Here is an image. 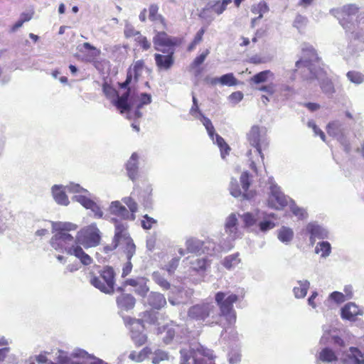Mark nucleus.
Returning a JSON list of instances; mask_svg holds the SVG:
<instances>
[{
  "label": "nucleus",
  "instance_id": "obj_1",
  "mask_svg": "<svg viewBox=\"0 0 364 364\" xmlns=\"http://www.w3.org/2000/svg\"><path fill=\"white\" fill-rule=\"evenodd\" d=\"M302 59L296 62V71L301 70V75L304 80H316L322 92L327 95H332L335 92L332 81L327 77L326 70L315 64L318 61L316 50L312 46L304 44L302 47Z\"/></svg>",
  "mask_w": 364,
  "mask_h": 364
},
{
  "label": "nucleus",
  "instance_id": "obj_2",
  "mask_svg": "<svg viewBox=\"0 0 364 364\" xmlns=\"http://www.w3.org/2000/svg\"><path fill=\"white\" fill-rule=\"evenodd\" d=\"M57 232L52 236L50 245L53 249L60 252L77 257L83 265L92 263V257L85 252L82 247L76 245L75 237L68 232L77 229V225L72 223H53Z\"/></svg>",
  "mask_w": 364,
  "mask_h": 364
},
{
  "label": "nucleus",
  "instance_id": "obj_3",
  "mask_svg": "<svg viewBox=\"0 0 364 364\" xmlns=\"http://www.w3.org/2000/svg\"><path fill=\"white\" fill-rule=\"evenodd\" d=\"M151 102V95L145 92L136 94L135 92H132L131 89L129 88L124 94L117 97L114 104L122 113L128 112L131 114L134 112L135 117L140 118L142 117L140 109L143 106L149 105Z\"/></svg>",
  "mask_w": 364,
  "mask_h": 364
},
{
  "label": "nucleus",
  "instance_id": "obj_4",
  "mask_svg": "<svg viewBox=\"0 0 364 364\" xmlns=\"http://www.w3.org/2000/svg\"><path fill=\"white\" fill-rule=\"evenodd\" d=\"M247 139L249 144L252 147L255 148L254 151H252V149H250L247 151V155L251 162V168L256 171V160L253 159L252 154L254 153L257 158H260L261 161H263L264 155L262 151V149H266L269 145L266 130L264 128H261L256 125L252 126L247 134ZM258 159H257V160Z\"/></svg>",
  "mask_w": 364,
  "mask_h": 364
},
{
  "label": "nucleus",
  "instance_id": "obj_5",
  "mask_svg": "<svg viewBox=\"0 0 364 364\" xmlns=\"http://www.w3.org/2000/svg\"><path fill=\"white\" fill-rule=\"evenodd\" d=\"M242 237L239 228L237 216L235 213L230 214L225 220L224 232L218 238V247L220 252H227L234 247L235 241Z\"/></svg>",
  "mask_w": 364,
  "mask_h": 364
},
{
  "label": "nucleus",
  "instance_id": "obj_6",
  "mask_svg": "<svg viewBox=\"0 0 364 364\" xmlns=\"http://www.w3.org/2000/svg\"><path fill=\"white\" fill-rule=\"evenodd\" d=\"M114 225V242L120 245L122 252L129 258L132 257L136 253V245L129 232L127 222L113 218Z\"/></svg>",
  "mask_w": 364,
  "mask_h": 364
},
{
  "label": "nucleus",
  "instance_id": "obj_7",
  "mask_svg": "<svg viewBox=\"0 0 364 364\" xmlns=\"http://www.w3.org/2000/svg\"><path fill=\"white\" fill-rule=\"evenodd\" d=\"M217 305L220 309L219 317H224L228 326L236 321V312L233 304L237 302L239 296L235 294L218 291L215 296Z\"/></svg>",
  "mask_w": 364,
  "mask_h": 364
},
{
  "label": "nucleus",
  "instance_id": "obj_8",
  "mask_svg": "<svg viewBox=\"0 0 364 364\" xmlns=\"http://www.w3.org/2000/svg\"><path fill=\"white\" fill-rule=\"evenodd\" d=\"M359 7L354 4H350L341 8L332 9L330 14L335 16L346 32H351L355 27V21H358L361 14H358Z\"/></svg>",
  "mask_w": 364,
  "mask_h": 364
},
{
  "label": "nucleus",
  "instance_id": "obj_9",
  "mask_svg": "<svg viewBox=\"0 0 364 364\" xmlns=\"http://www.w3.org/2000/svg\"><path fill=\"white\" fill-rule=\"evenodd\" d=\"M102 233L96 224L92 223L80 230L75 236L76 245L85 248L95 247L100 244Z\"/></svg>",
  "mask_w": 364,
  "mask_h": 364
},
{
  "label": "nucleus",
  "instance_id": "obj_10",
  "mask_svg": "<svg viewBox=\"0 0 364 364\" xmlns=\"http://www.w3.org/2000/svg\"><path fill=\"white\" fill-rule=\"evenodd\" d=\"M69 190L73 192H77L79 195H75L73 200L80 203L86 209H90L97 218L103 217V211L100 207L90 198V193L79 184H73L68 187Z\"/></svg>",
  "mask_w": 364,
  "mask_h": 364
},
{
  "label": "nucleus",
  "instance_id": "obj_11",
  "mask_svg": "<svg viewBox=\"0 0 364 364\" xmlns=\"http://www.w3.org/2000/svg\"><path fill=\"white\" fill-rule=\"evenodd\" d=\"M186 247L188 252L195 254L205 253L214 255L220 252L215 243L210 240L201 241L196 238H190L186 241Z\"/></svg>",
  "mask_w": 364,
  "mask_h": 364
},
{
  "label": "nucleus",
  "instance_id": "obj_12",
  "mask_svg": "<svg viewBox=\"0 0 364 364\" xmlns=\"http://www.w3.org/2000/svg\"><path fill=\"white\" fill-rule=\"evenodd\" d=\"M347 126L346 124L341 120H334L329 122L327 125V133L336 138L343 146L346 153L350 151V146L346 137Z\"/></svg>",
  "mask_w": 364,
  "mask_h": 364
},
{
  "label": "nucleus",
  "instance_id": "obj_13",
  "mask_svg": "<svg viewBox=\"0 0 364 364\" xmlns=\"http://www.w3.org/2000/svg\"><path fill=\"white\" fill-rule=\"evenodd\" d=\"M158 333L161 334L164 342L168 344L174 339L179 341L187 334V328L184 325H178L171 322L158 328Z\"/></svg>",
  "mask_w": 364,
  "mask_h": 364
},
{
  "label": "nucleus",
  "instance_id": "obj_14",
  "mask_svg": "<svg viewBox=\"0 0 364 364\" xmlns=\"http://www.w3.org/2000/svg\"><path fill=\"white\" fill-rule=\"evenodd\" d=\"M215 311L216 308L212 302H203L190 307L188 311V317L190 319L202 322L210 316L214 318L213 314Z\"/></svg>",
  "mask_w": 364,
  "mask_h": 364
},
{
  "label": "nucleus",
  "instance_id": "obj_15",
  "mask_svg": "<svg viewBox=\"0 0 364 364\" xmlns=\"http://www.w3.org/2000/svg\"><path fill=\"white\" fill-rule=\"evenodd\" d=\"M269 195L267 199L268 206L276 210H281L289 205V198L280 190V187L272 179L269 181Z\"/></svg>",
  "mask_w": 364,
  "mask_h": 364
},
{
  "label": "nucleus",
  "instance_id": "obj_16",
  "mask_svg": "<svg viewBox=\"0 0 364 364\" xmlns=\"http://www.w3.org/2000/svg\"><path fill=\"white\" fill-rule=\"evenodd\" d=\"M124 321L130 329L131 338L134 343L138 346L144 344L147 340V336L144 333L143 321L141 319L132 318L129 316L124 317Z\"/></svg>",
  "mask_w": 364,
  "mask_h": 364
},
{
  "label": "nucleus",
  "instance_id": "obj_17",
  "mask_svg": "<svg viewBox=\"0 0 364 364\" xmlns=\"http://www.w3.org/2000/svg\"><path fill=\"white\" fill-rule=\"evenodd\" d=\"M240 180L243 192L240 189L237 180L232 178L230 184V194L235 198H238L242 196L243 198L247 200L253 198L255 193L252 191L247 192L250 185V175L247 171H245L241 174Z\"/></svg>",
  "mask_w": 364,
  "mask_h": 364
},
{
  "label": "nucleus",
  "instance_id": "obj_18",
  "mask_svg": "<svg viewBox=\"0 0 364 364\" xmlns=\"http://www.w3.org/2000/svg\"><path fill=\"white\" fill-rule=\"evenodd\" d=\"M199 120L202 122L203 126L208 134L210 138L213 140L214 144H216L220 149L221 157L224 159L226 155L229 154L230 150L228 144L225 141L223 138L220 135L215 133V128L210 121V119L203 114H200Z\"/></svg>",
  "mask_w": 364,
  "mask_h": 364
},
{
  "label": "nucleus",
  "instance_id": "obj_19",
  "mask_svg": "<svg viewBox=\"0 0 364 364\" xmlns=\"http://www.w3.org/2000/svg\"><path fill=\"white\" fill-rule=\"evenodd\" d=\"M153 43L155 50L166 53V50L174 48L178 43V39L176 37L168 36L164 31H155L153 38Z\"/></svg>",
  "mask_w": 364,
  "mask_h": 364
},
{
  "label": "nucleus",
  "instance_id": "obj_20",
  "mask_svg": "<svg viewBox=\"0 0 364 364\" xmlns=\"http://www.w3.org/2000/svg\"><path fill=\"white\" fill-rule=\"evenodd\" d=\"M75 184V183H70L67 186L63 185H54L51 188V193L54 200L60 205H68L70 203L68 197L67 196L65 192L68 191L69 193H75V195H79L80 193L77 192H73L69 190L68 187L71 185Z\"/></svg>",
  "mask_w": 364,
  "mask_h": 364
},
{
  "label": "nucleus",
  "instance_id": "obj_21",
  "mask_svg": "<svg viewBox=\"0 0 364 364\" xmlns=\"http://www.w3.org/2000/svg\"><path fill=\"white\" fill-rule=\"evenodd\" d=\"M341 360L343 364H364V352L357 347H350L343 352Z\"/></svg>",
  "mask_w": 364,
  "mask_h": 364
},
{
  "label": "nucleus",
  "instance_id": "obj_22",
  "mask_svg": "<svg viewBox=\"0 0 364 364\" xmlns=\"http://www.w3.org/2000/svg\"><path fill=\"white\" fill-rule=\"evenodd\" d=\"M109 211L112 215L120 218V220L122 221H134L136 219V215L134 214H130L128 209L119 200H114L110 203Z\"/></svg>",
  "mask_w": 364,
  "mask_h": 364
},
{
  "label": "nucleus",
  "instance_id": "obj_23",
  "mask_svg": "<svg viewBox=\"0 0 364 364\" xmlns=\"http://www.w3.org/2000/svg\"><path fill=\"white\" fill-rule=\"evenodd\" d=\"M316 364H339L336 352L329 347L321 348L316 355Z\"/></svg>",
  "mask_w": 364,
  "mask_h": 364
},
{
  "label": "nucleus",
  "instance_id": "obj_24",
  "mask_svg": "<svg viewBox=\"0 0 364 364\" xmlns=\"http://www.w3.org/2000/svg\"><path fill=\"white\" fill-rule=\"evenodd\" d=\"M174 53L175 48H171V50H166V55L155 53L154 60L156 66L161 70L170 69L174 63Z\"/></svg>",
  "mask_w": 364,
  "mask_h": 364
},
{
  "label": "nucleus",
  "instance_id": "obj_25",
  "mask_svg": "<svg viewBox=\"0 0 364 364\" xmlns=\"http://www.w3.org/2000/svg\"><path fill=\"white\" fill-rule=\"evenodd\" d=\"M78 50L83 54L82 59L86 62H92L100 54V50L90 43H84L77 46Z\"/></svg>",
  "mask_w": 364,
  "mask_h": 364
},
{
  "label": "nucleus",
  "instance_id": "obj_26",
  "mask_svg": "<svg viewBox=\"0 0 364 364\" xmlns=\"http://www.w3.org/2000/svg\"><path fill=\"white\" fill-rule=\"evenodd\" d=\"M363 314V310L353 302L345 304L341 309V317L346 320L355 321V316H362Z\"/></svg>",
  "mask_w": 364,
  "mask_h": 364
},
{
  "label": "nucleus",
  "instance_id": "obj_27",
  "mask_svg": "<svg viewBox=\"0 0 364 364\" xmlns=\"http://www.w3.org/2000/svg\"><path fill=\"white\" fill-rule=\"evenodd\" d=\"M306 231L310 234L311 243H314L316 239L327 238L328 235L326 229L316 223H309L306 226Z\"/></svg>",
  "mask_w": 364,
  "mask_h": 364
},
{
  "label": "nucleus",
  "instance_id": "obj_28",
  "mask_svg": "<svg viewBox=\"0 0 364 364\" xmlns=\"http://www.w3.org/2000/svg\"><path fill=\"white\" fill-rule=\"evenodd\" d=\"M138 161L139 156L136 153H133L126 164L127 176L132 181H135L138 177Z\"/></svg>",
  "mask_w": 364,
  "mask_h": 364
},
{
  "label": "nucleus",
  "instance_id": "obj_29",
  "mask_svg": "<svg viewBox=\"0 0 364 364\" xmlns=\"http://www.w3.org/2000/svg\"><path fill=\"white\" fill-rule=\"evenodd\" d=\"M136 303L135 298L129 294H122L117 298V304L119 309L124 311L132 309Z\"/></svg>",
  "mask_w": 364,
  "mask_h": 364
},
{
  "label": "nucleus",
  "instance_id": "obj_30",
  "mask_svg": "<svg viewBox=\"0 0 364 364\" xmlns=\"http://www.w3.org/2000/svg\"><path fill=\"white\" fill-rule=\"evenodd\" d=\"M310 287V282L306 279L297 280L296 285L293 288V294L296 299H304Z\"/></svg>",
  "mask_w": 364,
  "mask_h": 364
},
{
  "label": "nucleus",
  "instance_id": "obj_31",
  "mask_svg": "<svg viewBox=\"0 0 364 364\" xmlns=\"http://www.w3.org/2000/svg\"><path fill=\"white\" fill-rule=\"evenodd\" d=\"M148 303L153 308L160 309L166 304V300L162 294L152 291L149 295Z\"/></svg>",
  "mask_w": 364,
  "mask_h": 364
},
{
  "label": "nucleus",
  "instance_id": "obj_32",
  "mask_svg": "<svg viewBox=\"0 0 364 364\" xmlns=\"http://www.w3.org/2000/svg\"><path fill=\"white\" fill-rule=\"evenodd\" d=\"M114 271L111 267H105L100 272L99 277L111 287V289L114 290Z\"/></svg>",
  "mask_w": 364,
  "mask_h": 364
},
{
  "label": "nucleus",
  "instance_id": "obj_33",
  "mask_svg": "<svg viewBox=\"0 0 364 364\" xmlns=\"http://www.w3.org/2000/svg\"><path fill=\"white\" fill-rule=\"evenodd\" d=\"M74 358H82L83 359H86L89 360V364H107L104 362L102 360L97 358L92 355L87 353L85 350L82 349H76L75 350L72 355Z\"/></svg>",
  "mask_w": 364,
  "mask_h": 364
},
{
  "label": "nucleus",
  "instance_id": "obj_34",
  "mask_svg": "<svg viewBox=\"0 0 364 364\" xmlns=\"http://www.w3.org/2000/svg\"><path fill=\"white\" fill-rule=\"evenodd\" d=\"M277 237L282 242L288 245L294 237V232L290 228L282 226L277 231Z\"/></svg>",
  "mask_w": 364,
  "mask_h": 364
},
{
  "label": "nucleus",
  "instance_id": "obj_35",
  "mask_svg": "<svg viewBox=\"0 0 364 364\" xmlns=\"http://www.w3.org/2000/svg\"><path fill=\"white\" fill-rule=\"evenodd\" d=\"M231 3L232 0H218L210 1L208 4V6L213 12L215 13L217 15H220L227 9V6Z\"/></svg>",
  "mask_w": 364,
  "mask_h": 364
},
{
  "label": "nucleus",
  "instance_id": "obj_36",
  "mask_svg": "<svg viewBox=\"0 0 364 364\" xmlns=\"http://www.w3.org/2000/svg\"><path fill=\"white\" fill-rule=\"evenodd\" d=\"M90 283L95 288L100 289L102 292L105 294H112L114 293V289H111L109 285H107L103 280L99 277H92L90 279Z\"/></svg>",
  "mask_w": 364,
  "mask_h": 364
},
{
  "label": "nucleus",
  "instance_id": "obj_37",
  "mask_svg": "<svg viewBox=\"0 0 364 364\" xmlns=\"http://www.w3.org/2000/svg\"><path fill=\"white\" fill-rule=\"evenodd\" d=\"M159 6L156 4H151L149 9V18L151 21H159L163 25V28H166L165 18L160 14H158Z\"/></svg>",
  "mask_w": 364,
  "mask_h": 364
},
{
  "label": "nucleus",
  "instance_id": "obj_38",
  "mask_svg": "<svg viewBox=\"0 0 364 364\" xmlns=\"http://www.w3.org/2000/svg\"><path fill=\"white\" fill-rule=\"evenodd\" d=\"M240 262L239 253H235L225 257L223 261V265L228 270L235 268Z\"/></svg>",
  "mask_w": 364,
  "mask_h": 364
},
{
  "label": "nucleus",
  "instance_id": "obj_39",
  "mask_svg": "<svg viewBox=\"0 0 364 364\" xmlns=\"http://www.w3.org/2000/svg\"><path fill=\"white\" fill-rule=\"evenodd\" d=\"M269 78L273 80L274 78V75L272 71L266 70L252 76L251 81L255 84H260L266 82Z\"/></svg>",
  "mask_w": 364,
  "mask_h": 364
},
{
  "label": "nucleus",
  "instance_id": "obj_40",
  "mask_svg": "<svg viewBox=\"0 0 364 364\" xmlns=\"http://www.w3.org/2000/svg\"><path fill=\"white\" fill-rule=\"evenodd\" d=\"M151 353V350L148 347L144 348L140 352L137 353L136 351H132L129 355V358L133 361L139 363L144 360L148 355Z\"/></svg>",
  "mask_w": 364,
  "mask_h": 364
},
{
  "label": "nucleus",
  "instance_id": "obj_41",
  "mask_svg": "<svg viewBox=\"0 0 364 364\" xmlns=\"http://www.w3.org/2000/svg\"><path fill=\"white\" fill-rule=\"evenodd\" d=\"M152 279L159 285L164 290H168L171 287L170 283L158 271L154 272L151 274Z\"/></svg>",
  "mask_w": 364,
  "mask_h": 364
},
{
  "label": "nucleus",
  "instance_id": "obj_42",
  "mask_svg": "<svg viewBox=\"0 0 364 364\" xmlns=\"http://www.w3.org/2000/svg\"><path fill=\"white\" fill-rule=\"evenodd\" d=\"M134 194V193L132 192L130 196L124 197L122 201L127 206L130 214L135 215L136 213L138 211V204L133 198Z\"/></svg>",
  "mask_w": 364,
  "mask_h": 364
},
{
  "label": "nucleus",
  "instance_id": "obj_43",
  "mask_svg": "<svg viewBox=\"0 0 364 364\" xmlns=\"http://www.w3.org/2000/svg\"><path fill=\"white\" fill-rule=\"evenodd\" d=\"M316 253H321L322 257H327L331 252V244L327 241L318 242L316 247Z\"/></svg>",
  "mask_w": 364,
  "mask_h": 364
},
{
  "label": "nucleus",
  "instance_id": "obj_44",
  "mask_svg": "<svg viewBox=\"0 0 364 364\" xmlns=\"http://www.w3.org/2000/svg\"><path fill=\"white\" fill-rule=\"evenodd\" d=\"M289 208L292 213L299 219L302 220L307 217V213L305 209L297 206L294 200L292 199L289 200Z\"/></svg>",
  "mask_w": 364,
  "mask_h": 364
},
{
  "label": "nucleus",
  "instance_id": "obj_45",
  "mask_svg": "<svg viewBox=\"0 0 364 364\" xmlns=\"http://www.w3.org/2000/svg\"><path fill=\"white\" fill-rule=\"evenodd\" d=\"M240 217L244 223V226L245 228L253 226L256 224L257 219L261 218V217L259 216V213L257 214L256 217V215L251 213H244Z\"/></svg>",
  "mask_w": 364,
  "mask_h": 364
},
{
  "label": "nucleus",
  "instance_id": "obj_46",
  "mask_svg": "<svg viewBox=\"0 0 364 364\" xmlns=\"http://www.w3.org/2000/svg\"><path fill=\"white\" fill-rule=\"evenodd\" d=\"M191 268L197 272L203 271L209 265L208 260L205 257L195 258L191 262Z\"/></svg>",
  "mask_w": 364,
  "mask_h": 364
},
{
  "label": "nucleus",
  "instance_id": "obj_47",
  "mask_svg": "<svg viewBox=\"0 0 364 364\" xmlns=\"http://www.w3.org/2000/svg\"><path fill=\"white\" fill-rule=\"evenodd\" d=\"M346 77L348 80L356 85L364 82V75L358 71H349L347 73Z\"/></svg>",
  "mask_w": 364,
  "mask_h": 364
},
{
  "label": "nucleus",
  "instance_id": "obj_48",
  "mask_svg": "<svg viewBox=\"0 0 364 364\" xmlns=\"http://www.w3.org/2000/svg\"><path fill=\"white\" fill-rule=\"evenodd\" d=\"M180 257H173L166 264L162 267L164 270H166L168 275H173L178 267Z\"/></svg>",
  "mask_w": 364,
  "mask_h": 364
},
{
  "label": "nucleus",
  "instance_id": "obj_49",
  "mask_svg": "<svg viewBox=\"0 0 364 364\" xmlns=\"http://www.w3.org/2000/svg\"><path fill=\"white\" fill-rule=\"evenodd\" d=\"M57 358L60 364H84L83 362L72 360L67 353L62 350H58Z\"/></svg>",
  "mask_w": 364,
  "mask_h": 364
},
{
  "label": "nucleus",
  "instance_id": "obj_50",
  "mask_svg": "<svg viewBox=\"0 0 364 364\" xmlns=\"http://www.w3.org/2000/svg\"><path fill=\"white\" fill-rule=\"evenodd\" d=\"M220 85L234 86L237 85V80L232 73H227L220 77Z\"/></svg>",
  "mask_w": 364,
  "mask_h": 364
},
{
  "label": "nucleus",
  "instance_id": "obj_51",
  "mask_svg": "<svg viewBox=\"0 0 364 364\" xmlns=\"http://www.w3.org/2000/svg\"><path fill=\"white\" fill-rule=\"evenodd\" d=\"M168 353L164 350H156L152 357H151V363L153 364H159L161 361L168 360Z\"/></svg>",
  "mask_w": 364,
  "mask_h": 364
},
{
  "label": "nucleus",
  "instance_id": "obj_52",
  "mask_svg": "<svg viewBox=\"0 0 364 364\" xmlns=\"http://www.w3.org/2000/svg\"><path fill=\"white\" fill-rule=\"evenodd\" d=\"M262 220L258 223L259 230L262 232H266L268 230L273 229L276 224L274 222L262 217Z\"/></svg>",
  "mask_w": 364,
  "mask_h": 364
},
{
  "label": "nucleus",
  "instance_id": "obj_53",
  "mask_svg": "<svg viewBox=\"0 0 364 364\" xmlns=\"http://www.w3.org/2000/svg\"><path fill=\"white\" fill-rule=\"evenodd\" d=\"M148 279L144 278L141 280V284H138V287H136L135 289V292L142 297H144L149 290V287L146 285Z\"/></svg>",
  "mask_w": 364,
  "mask_h": 364
},
{
  "label": "nucleus",
  "instance_id": "obj_54",
  "mask_svg": "<svg viewBox=\"0 0 364 364\" xmlns=\"http://www.w3.org/2000/svg\"><path fill=\"white\" fill-rule=\"evenodd\" d=\"M269 10V7L267 4L264 1H262L259 3L257 6H254L252 9V11L255 14H259L258 18H260L262 17L263 14L267 12Z\"/></svg>",
  "mask_w": 364,
  "mask_h": 364
},
{
  "label": "nucleus",
  "instance_id": "obj_55",
  "mask_svg": "<svg viewBox=\"0 0 364 364\" xmlns=\"http://www.w3.org/2000/svg\"><path fill=\"white\" fill-rule=\"evenodd\" d=\"M308 19L306 17L298 14L294 21V26L296 27L299 31L303 29L307 24Z\"/></svg>",
  "mask_w": 364,
  "mask_h": 364
},
{
  "label": "nucleus",
  "instance_id": "obj_56",
  "mask_svg": "<svg viewBox=\"0 0 364 364\" xmlns=\"http://www.w3.org/2000/svg\"><path fill=\"white\" fill-rule=\"evenodd\" d=\"M209 53V49H206L204 52H203L200 55H199L194 59V60L191 63V67L193 68L200 65L204 62V60H205L206 57L208 55Z\"/></svg>",
  "mask_w": 364,
  "mask_h": 364
},
{
  "label": "nucleus",
  "instance_id": "obj_57",
  "mask_svg": "<svg viewBox=\"0 0 364 364\" xmlns=\"http://www.w3.org/2000/svg\"><path fill=\"white\" fill-rule=\"evenodd\" d=\"M156 223V220L153 218L149 217L148 215H144L143 216V220H141V226L144 229L149 230Z\"/></svg>",
  "mask_w": 364,
  "mask_h": 364
},
{
  "label": "nucleus",
  "instance_id": "obj_58",
  "mask_svg": "<svg viewBox=\"0 0 364 364\" xmlns=\"http://www.w3.org/2000/svg\"><path fill=\"white\" fill-rule=\"evenodd\" d=\"M329 299L337 304H341L347 300L345 294L339 291H333L329 295Z\"/></svg>",
  "mask_w": 364,
  "mask_h": 364
},
{
  "label": "nucleus",
  "instance_id": "obj_59",
  "mask_svg": "<svg viewBox=\"0 0 364 364\" xmlns=\"http://www.w3.org/2000/svg\"><path fill=\"white\" fill-rule=\"evenodd\" d=\"M102 91L107 97H112L114 95H117V97L119 96L115 89L107 82L103 83Z\"/></svg>",
  "mask_w": 364,
  "mask_h": 364
},
{
  "label": "nucleus",
  "instance_id": "obj_60",
  "mask_svg": "<svg viewBox=\"0 0 364 364\" xmlns=\"http://www.w3.org/2000/svg\"><path fill=\"white\" fill-rule=\"evenodd\" d=\"M136 34H139V31H136L134 26L129 23H126L124 27V35L127 38L134 37Z\"/></svg>",
  "mask_w": 364,
  "mask_h": 364
},
{
  "label": "nucleus",
  "instance_id": "obj_61",
  "mask_svg": "<svg viewBox=\"0 0 364 364\" xmlns=\"http://www.w3.org/2000/svg\"><path fill=\"white\" fill-rule=\"evenodd\" d=\"M127 258V262L124 264L123 268H122V277H125L128 274H129L132 269V264L131 262V259L132 257L129 258L127 256H126Z\"/></svg>",
  "mask_w": 364,
  "mask_h": 364
},
{
  "label": "nucleus",
  "instance_id": "obj_62",
  "mask_svg": "<svg viewBox=\"0 0 364 364\" xmlns=\"http://www.w3.org/2000/svg\"><path fill=\"white\" fill-rule=\"evenodd\" d=\"M210 12H212L211 9L210 8V6L208 4L206 6V7L204 8L201 11V12L200 14V17L206 21L211 22L214 19V17H213L211 15H210Z\"/></svg>",
  "mask_w": 364,
  "mask_h": 364
},
{
  "label": "nucleus",
  "instance_id": "obj_63",
  "mask_svg": "<svg viewBox=\"0 0 364 364\" xmlns=\"http://www.w3.org/2000/svg\"><path fill=\"white\" fill-rule=\"evenodd\" d=\"M118 247H120V245L116 242H114V240L112 239V243L109 245H105L102 248V251L105 254H109L114 250H116Z\"/></svg>",
  "mask_w": 364,
  "mask_h": 364
},
{
  "label": "nucleus",
  "instance_id": "obj_64",
  "mask_svg": "<svg viewBox=\"0 0 364 364\" xmlns=\"http://www.w3.org/2000/svg\"><path fill=\"white\" fill-rule=\"evenodd\" d=\"M280 91L287 97L291 96L294 93V88L288 85H282L280 87Z\"/></svg>",
  "mask_w": 364,
  "mask_h": 364
}]
</instances>
